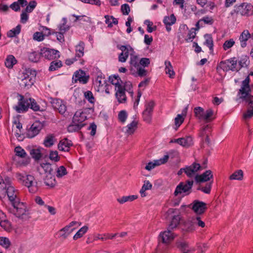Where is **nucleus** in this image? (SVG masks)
Segmentation results:
<instances>
[{"label":"nucleus","instance_id":"obj_1","mask_svg":"<svg viewBox=\"0 0 253 253\" xmlns=\"http://www.w3.org/2000/svg\"><path fill=\"white\" fill-rule=\"evenodd\" d=\"M37 176L39 180H43L44 184L49 187L53 188L55 186L57 182L50 164L42 163L37 167Z\"/></svg>","mask_w":253,"mask_h":253},{"label":"nucleus","instance_id":"obj_2","mask_svg":"<svg viewBox=\"0 0 253 253\" xmlns=\"http://www.w3.org/2000/svg\"><path fill=\"white\" fill-rule=\"evenodd\" d=\"M250 80V77L248 76L242 82L239 94H241L240 98L244 99L247 103L248 108L253 110V96L250 94L251 89L249 85Z\"/></svg>","mask_w":253,"mask_h":253},{"label":"nucleus","instance_id":"obj_3","mask_svg":"<svg viewBox=\"0 0 253 253\" xmlns=\"http://www.w3.org/2000/svg\"><path fill=\"white\" fill-rule=\"evenodd\" d=\"M16 177L19 182L28 188L30 192L34 193L38 191L37 182L34 176L30 174L24 175L18 173H16Z\"/></svg>","mask_w":253,"mask_h":253},{"label":"nucleus","instance_id":"obj_4","mask_svg":"<svg viewBox=\"0 0 253 253\" xmlns=\"http://www.w3.org/2000/svg\"><path fill=\"white\" fill-rule=\"evenodd\" d=\"M7 195L10 203L13 204L20 200L18 198V192L13 186H6L4 182L0 183V198Z\"/></svg>","mask_w":253,"mask_h":253},{"label":"nucleus","instance_id":"obj_5","mask_svg":"<svg viewBox=\"0 0 253 253\" xmlns=\"http://www.w3.org/2000/svg\"><path fill=\"white\" fill-rule=\"evenodd\" d=\"M35 71L32 72V70L30 69L26 70L19 78L20 85L23 87L29 88L35 82Z\"/></svg>","mask_w":253,"mask_h":253},{"label":"nucleus","instance_id":"obj_6","mask_svg":"<svg viewBox=\"0 0 253 253\" xmlns=\"http://www.w3.org/2000/svg\"><path fill=\"white\" fill-rule=\"evenodd\" d=\"M13 208L9 210V211L18 218L24 219L28 214L26 205L20 202V200L12 204Z\"/></svg>","mask_w":253,"mask_h":253},{"label":"nucleus","instance_id":"obj_7","mask_svg":"<svg viewBox=\"0 0 253 253\" xmlns=\"http://www.w3.org/2000/svg\"><path fill=\"white\" fill-rule=\"evenodd\" d=\"M165 216L166 218H171L169 228L173 229L175 228L179 223L180 215L178 214V210L175 209H169L166 212Z\"/></svg>","mask_w":253,"mask_h":253},{"label":"nucleus","instance_id":"obj_8","mask_svg":"<svg viewBox=\"0 0 253 253\" xmlns=\"http://www.w3.org/2000/svg\"><path fill=\"white\" fill-rule=\"evenodd\" d=\"M218 67L224 71H238V66H237V59L236 57H232L225 61H221Z\"/></svg>","mask_w":253,"mask_h":253},{"label":"nucleus","instance_id":"obj_9","mask_svg":"<svg viewBox=\"0 0 253 253\" xmlns=\"http://www.w3.org/2000/svg\"><path fill=\"white\" fill-rule=\"evenodd\" d=\"M77 225L80 226L81 225V223L73 221L59 230L57 233L59 235V238L61 240L66 239L71 233L76 229L74 226Z\"/></svg>","mask_w":253,"mask_h":253},{"label":"nucleus","instance_id":"obj_10","mask_svg":"<svg viewBox=\"0 0 253 253\" xmlns=\"http://www.w3.org/2000/svg\"><path fill=\"white\" fill-rule=\"evenodd\" d=\"M193 181L188 180L185 182H180L176 187L174 194L177 196L182 193H186V195L189 194L191 192V189L193 184Z\"/></svg>","mask_w":253,"mask_h":253},{"label":"nucleus","instance_id":"obj_11","mask_svg":"<svg viewBox=\"0 0 253 253\" xmlns=\"http://www.w3.org/2000/svg\"><path fill=\"white\" fill-rule=\"evenodd\" d=\"M52 107L57 110L61 115L65 116L67 111L66 104L61 99L52 98L50 101Z\"/></svg>","mask_w":253,"mask_h":253},{"label":"nucleus","instance_id":"obj_12","mask_svg":"<svg viewBox=\"0 0 253 253\" xmlns=\"http://www.w3.org/2000/svg\"><path fill=\"white\" fill-rule=\"evenodd\" d=\"M236 11L242 16H251L253 15V6L250 3H243L236 8Z\"/></svg>","mask_w":253,"mask_h":253},{"label":"nucleus","instance_id":"obj_13","mask_svg":"<svg viewBox=\"0 0 253 253\" xmlns=\"http://www.w3.org/2000/svg\"><path fill=\"white\" fill-rule=\"evenodd\" d=\"M42 127V125L41 122L39 121L35 122L28 130L26 134L27 136L30 138L34 137L39 134Z\"/></svg>","mask_w":253,"mask_h":253},{"label":"nucleus","instance_id":"obj_14","mask_svg":"<svg viewBox=\"0 0 253 253\" xmlns=\"http://www.w3.org/2000/svg\"><path fill=\"white\" fill-rule=\"evenodd\" d=\"M20 98L18 105L14 108L18 113L27 111L29 108V98H25L23 96L19 95Z\"/></svg>","mask_w":253,"mask_h":253},{"label":"nucleus","instance_id":"obj_15","mask_svg":"<svg viewBox=\"0 0 253 253\" xmlns=\"http://www.w3.org/2000/svg\"><path fill=\"white\" fill-rule=\"evenodd\" d=\"M41 54L48 60L55 59L60 56L59 52L58 50L46 48L42 49Z\"/></svg>","mask_w":253,"mask_h":253},{"label":"nucleus","instance_id":"obj_16","mask_svg":"<svg viewBox=\"0 0 253 253\" xmlns=\"http://www.w3.org/2000/svg\"><path fill=\"white\" fill-rule=\"evenodd\" d=\"M207 208V204L203 202L195 200L193 202L192 209L197 214H203Z\"/></svg>","mask_w":253,"mask_h":253},{"label":"nucleus","instance_id":"obj_17","mask_svg":"<svg viewBox=\"0 0 253 253\" xmlns=\"http://www.w3.org/2000/svg\"><path fill=\"white\" fill-rule=\"evenodd\" d=\"M202 166L197 163H194L191 165L185 167V173L189 177H192L196 175V172L202 169Z\"/></svg>","mask_w":253,"mask_h":253},{"label":"nucleus","instance_id":"obj_18","mask_svg":"<svg viewBox=\"0 0 253 253\" xmlns=\"http://www.w3.org/2000/svg\"><path fill=\"white\" fill-rule=\"evenodd\" d=\"M169 143H177L183 147H189L193 144V139L190 136L171 139Z\"/></svg>","mask_w":253,"mask_h":253},{"label":"nucleus","instance_id":"obj_19","mask_svg":"<svg viewBox=\"0 0 253 253\" xmlns=\"http://www.w3.org/2000/svg\"><path fill=\"white\" fill-rule=\"evenodd\" d=\"M72 79L73 81L75 83L79 81L81 83L85 84L88 80V77L85 76V73L84 71L80 70L75 73Z\"/></svg>","mask_w":253,"mask_h":253},{"label":"nucleus","instance_id":"obj_20","mask_svg":"<svg viewBox=\"0 0 253 253\" xmlns=\"http://www.w3.org/2000/svg\"><path fill=\"white\" fill-rule=\"evenodd\" d=\"M86 116L84 112L82 110H78L76 112L73 117V123L76 124L79 123V124L84 125V126H85V124L84 122L86 120Z\"/></svg>","mask_w":253,"mask_h":253},{"label":"nucleus","instance_id":"obj_21","mask_svg":"<svg viewBox=\"0 0 253 253\" xmlns=\"http://www.w3.org/2000/svg\"><path fill=\"white\" fill-rule=\"evenodd\" d=\"M116 91L115 96L118 101L120 103H124L126 101V97L125 94V88L123 86H119L115 88Z\"/></svg>","mask_w":253,"mask_h":253},{"label":"nucleus","instance_id":"obj_22","mask_svg":"<svg viewBox=\"0 0 253 253\" xmlns=\"http://www.w3.org/2000/svg\"><path fill=\"white\" fill-rule=\"evenodd\" d=\"M212 177L213 175L211 171L208 170L202 174H196L195 177V179L197 183H201L208 181L211 178H212Z\"/></svg>","mask_w":253,"mask_h":253},{"label":"nucleus","instance_id":"obj_23","mask_svg":"<svg viewBox=\"0 0 253 253\" xmlns=\"http://www.w3.org/2000/svg\"><path fill=\"white\" fill-rule=\"evenodd\" d=\"M169 158V156L167 155H165L163 158L155 161L154 162H149L146 166L145 169L148 170H150L154 169L156 166H160L166 163L168 161Z\"/></svg>","mask_w":253,"mask_h":253},{"label":"nucleus","instance_id":"obj_24","mask_svg":"<svg viewBox=\"0 0 253 253\" xmlns=\"http://www.w3.org/2000/svg\"><path fill=\"white\" fill-rule=\"evenodd\" d=\"M160 237L162 239L163 243L169 244L170 243L174 238L175 236L173 233L169 229L161 233Z\"/></svg>","mask_w":253,"mask_h":253},{"label":"nucleus","instance_id":"obj_25","mask_svg":"<svg viewBox=\"0 0 253 253\" xmlns=\"http://www.w3.org/2000/svg\"><path fill=\"white\" fill-rule=\"evenodd\" d=\"M72 145L73 143L71 140L64 138L59 141L58 148L60 151L68 152Z\"/></svg>","mask_w":253,"mask_h":253},{"label":"nucleus","instance_id":"obj_26","mask_svg":"<svg viewBox=\"0 0 253 253\" xmlns=\"http://www.w3.org/2000/svg\"><path fill=\"white\" fill-rule=\"evenodd\" d=\"M188 106L186 107L182 112V114H178L177 115L176 117L174 119V124L176 127L175 129L177 128L183 123L184 120V117L186 116L187 112Z\"/></svg>","mask_w":253,"mask_h":253},{"label":"nucleus","instance_id":"obj_27","mask_svg":"<svg viewBox=\"0 0 253 253\" xmlns=\"http://www.w3.org/2000/svg\"><path fill=\"white\" fill-rule=\"evenodd\" d=\"M251 37L252 38V35L250 34L248 30H245L243 31L239 37L242 47H245L247 46V42Z\"/></svg>","mask_w":253,"mask_h":253},{"label":"nucleus","instance_id":"obj_28","mask_svg":"<svg viewBox=\"0 0 253 253\" xmlns=\"http://www.w3.org/2000/svg\"><path fill=\"white\" fill-rule=\"evenodd\" d=\"M56 141L55 135L53 134H49L45 136L43 144L46 147H50L54 144Z\"/></svg>","mask_w":253,"mask_h":253},{"label":"nucleus","instance_id":"obj_29","mask_svg":"<svg viewBox=\"0 0 253 253\" xmlns=\"http://www.w3.org/2000/svg\"><path fill=\"white\" fill-rule=\"evenodd\" d=\"M138 126V122L133 121L126 126V133L128 135H132L136 130Z\"/></svg>","mask_w":253,"mask_h":253},{"label":"nucleus","instance_id":"obj_30","mask_svg":"<svg viewBox=\"0 0 253 253\" xmlns=\"http://www.w3.org/2000/svg\"><path fill=\"white\" fill-rule=\"evenodd\" d=\"M137 198V195H129L127 196H123L122 197L117 198V201L119 204H124L127 202H132Z\"/></svg>","mask_w":253,"mask_h":253},{"label":"nucleus","instance_id":"obj_31","mask_svg":"<svg viewBox=\"0 0 253 253\" xmlns=\"http://www.w3.org/2000/svg\"><path fill=\"white\" fill-rule=\"evenodd\" d=\"M165 72L166 73L169 75V76L170 78H173L175 76V73L173 71V67L169 61H166L165 62Z\"/></svg>","mask_w":253,"mask_h":253},{"label":"nucleus","instance_id":"obj_32","mask_svg":"<svg viewBox=\"0 0 253 253\" xmlns=\"http://www.w3.org/2000/svg\"><path fill=\"white\" fill-rule=\"evenodd\" d=\"M84 43L80 42L78 45L76 46V57L80 58L84 56Z\"/></svg>","mask_w":253,"mask_h":253},{"label":"nucleus","instance_id":"obj_33","mask_svg":"<svg viewBox=\"0 0 253 253\" xmlns=\"http://www.w3.org/2000/svg\"><path fill=\"white\" fill-rule=\"evenodd\" d=\"M152 185L148 180H145L144 184L140 190V193L142 197L146 196L145 191L152 189Z\"/></svg>","mask_w":253,"mask_h":253},{"label":"nucleus","instance_id":"obj_34","mask_svg":"<svg viewBox=\"0 0 253 253\" xmlns=\"http://www.w3.org/2000/svg\"><path fill=\"white\" fill-rule=\"evenodd\" d=\"M244 173L242 170L239 169L233 173L229 177L230 180H242L243 178Z\"/></svg>","mask_w":253,"mask_h":253},{"label":"nucleus","instance_id":"obj_35","mask_svg":"<svg viewBox=\"0 0 253 253\" xmlns=\"http://www.w3.org/2000/svg\"><path fill=\"white\" fill-rule=\"evenodd\" d=\"M119 49L121 50L122 52L125 55V56L128 58V55L131 54V53L134 52L133 48H132L130 45H121Z\"/></svg>","mask_w":253,"mask_h":253},{"label":"nucleus","instance_id":"obj_36","mask_svg":"<svg viewBox=\"0 0 253 253\" xmlns=\"http://www.w3.org/2000/svg\"><path fill=\"white\" fill-rule=\"evenodd\" d=\"M204 38L205 40L204 44L208 46L210 50L213 51V42L211 36L206 34L204 36Z\"/></svg>","mask_w":253,"mask_h":253},{"label":"nucleus","instance_id":"obj_37","mask_svg":"<svg viewBox=\"0 0 253 253\" xmlns=\"http://www.w3.org/2000/svg\"><path fill=\"white\" fill-rule=\"evenodd\" d=\"M84 126V125H82V124H75L72 122V124L68 126L67 129L69 132H73L80 130Z\"/></svg>","mask_w":253,"mask_h":253},{"label":"nucleus","instance_id":"obj_38","mask_svg":"<svg viewBox=\"0 0 253 253\" xmlns=\"http://www.w3.org/2000/svg\"><path fill=\"white\" fill-rule=\"evenodd\" d=\"M139 59L138 56L135 54V52L131 53L130 57L129 63L131 66H133L135 68L139 67Z\"/></svg>","mask_w":253,"mask_h":253},{"label":"nucleus","instance_id":"obj_39","mask_svg":"<svg viewBox=\"0 0 253 253\" xmlns=\"http://www.w3.org/2000/svg\"><path fill=\"white\" fill-rule=\"evenodd\" d=\"M62 66V63L60 60H54L50 63V65L49 67V70L50 71H54L58 70Z\"/></svg>","mask_w":253,"mask_h":253},{"label":"nucleus","instance_id":"obj_40","mask_svg":"<svg viewBox=\"0 0 253 253\" xmlns=\"http://www.w3.org/2000/svg\"><path fill=\"white\" fill-rule=\"evenodd\" d=\"M88 229V228L87 226L82 227L74 236L73 239L74 240H77V239L82 237L87 231Z\"/></svg>","mask_w":253,"mask_h":253},{"label":"nucleus","instance_id":"obj_41","mask_svg":"<svg viewBox=\"0 0 253 253\" xmlns=\"http://www.w3.org/2000/svg\"><path fill=\"white\" fill-rule=\"evenodd\" d=\"M16 63V60L13 55H9L7 57L5 61V65L6 67L11 68Z\"/></svg>","mask_w":253,"mask_h":253},{"label":"nucleus","instance_id":"obj_42","mask_svg":"<svg viewBox=\"0 0 253 253\" xmlns=\"http://www.w3.org/2000/svg\"><path fill=\"white\" fill-rule=\"evenodd\" d=\"M176 17L173 14H172L170 16L165 17L163 22L165 25H172L176 22Z\"/></svg>","mask_w":253,"mask_h":253},{"label":"nucleus","instance_id":"obj_43","mask_svg":"<svg viewBox=\"0 0 253 253\" xmlns=\"http://www.w3.org/2000/svg\"><path fill=\"white\" fill-rule=\"evenodd\" d=\"M194 112L195 116L200 120H203L205 111L203 108L200 107H197L194 108Z\"/></svg>","mask_w":253,"mask_h":253},{"label":"nucleus","instance_id":"obj_44","mask_svg":"<svg viewBox=\"0 0 253 253\" xmlns=\"http://www.w3.org/2000/svg\"><path fill=\"white\" fill-rule=\"evenodd\" d=\"M29 108L35 111H42L43 110L41 109L40 106L37 104L34 99L29 98Z\"/></svg>","mask_w":253,"mask_h":253},{"label":"nucleus","instance_id":"obj_45","mask_svg":"<svg viewBox=\"0 0 253 253\" xmlns=\"http://www.w3.org/2000/svg\"><path fill=\"white\" fill-rule=\"evenodd\" d=\"M30 154L32 158L36 160H40L42 157L41 151L38 149H33L31 150Z\"/></svg>","mask_w":253,"mask_h":253},{"label":"nucleus","instance_id":"obj_46","mask_svg":"<svg viewBox=\"0 0 253 253\" xmlns=\"http://www.w3.org/2000/svg\"><path fill=\"white\" fill-rule=\"evenodd\" d=\"M84 98L91 104H94L95 102V98L92 92L90 91H86L84 92Z\"/></svg>","mask_w":253,"mask_h":253},{"label":"nucleus","instance_id":"obj_47","mask_svg":"<svg viewBox=\"0 0 253 253\" xmlns=\"http://www.w3.org/2000/svg\"><path fill=\"white\" fill-rule=\"evenodd\" d=\"M105 18L106 19V23L110 27L113 26V24L116 25L118 23V20L112 16L105 15Z\"/></svg>","mask_w":253,"mask_h":253},{"label":"nucleus","instance_id":"obj_48","mask_svg":"<svg viewBox=\"0 0 253 253\" xmlns=\"http://www.w3.org/2000/svg\"><path fill=\"white\" fill-rule=\"evenodd\" d=\"M109 80L111 83L115 85V88H117L119 86H123V84H121V83H122V82L118 76H114L110 77Z\"/></svg>","mask_w":253,"mask_h":253},{"label":"nucleus","instance_id":"obj_49","mask_svg":"<svg viewBox=\"0 0 253 253\" xmlns=\"http://www.w3.org/2000/svg\"><path fill=\"white\" fill-rule=\"evenodd\" d=\"M21 31V26L17 25L15 28L10 30L7 33V36L8 37H14L17 35L19 34Z\"/></svg>","mask_w":253,"mask_h":253},{"label":"nucleus","instance_id":"obj_50","mask_svg":"<svg viewBox=\"0 0 253 253\" xmlns=\"http://www.w3.org/2000/svg\"><path fill=\"white\" fill-rule=\"evenodd\" d=\"M0 225L2 228H3L5 230L7 231H10L12 229V225L11 223L7 220L6 219L0 222Z\"/></svg>","mask_w":253,"mask_h":253},{"label":"nucleus","instance_id":"obj_51","mask_svg":"<svg viewBox=\"0 0 253 253\" xmlns=\"http://www.w3.org/2000/svg\"><path fill=\"white\" fill-rule=\"evenodd\" d=\"M41 55L39 52L34 51L30 53L29 59L32 62H37L39 60Z\"/></svg>","mask_w":253,"mask_h":253},{"label":"nucleus","instance_id":"obj_52","mask_svg":"<svg viewBox=\"0 0 253 253\" xmlns=\"http://www.w3.org/2000/svg\"><path fill=\"white\" fill-rule=\"evenodd\" d=\"M213 112L211 109H208L204 113L203 120L207 122H211L213 119L211 118L213 116Z\"/></svg>","mask_w":253,"mask_h":253},{"label":"nucleus","instance_id":"obj_53","mask_svg":"<svg viewBox=\"0 0 253 253\" xmlns=\"http://www.w3.org/2000/svg\"><path fill=\"white\" fill-rule=\"evenodd\" d=\"M16 155L22 158H25L27 156L25 151L21 147L18 146L15 148Z\"/></svg>","mask_w":253,"mask_h":253},{"label":"nucleus","instance_id":"obj_54","mask_svg":"<svg viewBox=\"0 0 253 253\" xmlns=\"http://www.w3.org/2000/svg\"><path fill=\"white\" fill-rule=\"evenodd\" d=\"M192 222L194 224L202 228H204L205 226V223L201 220V217L198 215L192 218Z\"/></svg>","mask_w":253,"mask_h":253},{"label":"nucleus","instance_id":"obj_55","mask_svg":"<svg viewBox=\"0 0 253 253\" xmlns=\"http://www.w3.org/2000/svg\"><path fill=\"white\" fill-rule=\"evenodd\" d=\"M56 172V176L58 178H61L67 174L66 169L63 166H60L57 169Z\"/></svg>","mask_w":253,"mask_h":253},{"label":"nucleus","instance_id":"obj_56","mask_svg":"<svg viewBox=\"0 0 253 253\" xmlns=\"http://www.w3.org/2000/svg\"><path fill=\"white\" fill-rule=\"evenodd\" d=\"M235 42L233 39L226 40L225 41L223 44V48L224 50H227V49L232 47L235 44Z\"/></svg>","mask_w":253,"mask_h":253},{"label":"nucleus","instance_id":"obj_57","mask_svg":"<svg viewBox=\"0 0 253 253\" xmlns=\"http://www.w3.org/2000/svg\"><path fill=\"white\" fill-rule=\"evenodd\" d=\"M11 245L9 240L6 237H0V245L5 249H8Z\"/></svg>","mask_w":253,"mask_h":253},{"label":"nucleus","instance_id":"obj_58","mask_svg":"<svg viewBox=\"0 0 253 253\" xmlns=\"http://www.w3.org/2000/svg\"><path fill=\"white\" fill-rule=\"evenodd\" d=\"M203 21L205 24L211 25L213 23V20L211 17L206 16L204 17L202 19H200L196 24V26L197 27L198 29L199 28V23Z\"/></svg>","mask_w":253,"mask_h":253},{"label":"nucleus","instance_id":"obj_59","mask_svg":"<svg viewBox=\"0 0 253 253\" xmlns=\"http://www.w3.org/2000/svg\"><path fill=\"white\" fill-rule=\"evenodd\" d=\"M49 158L51 160L55 162H58L60 160V157L57 151H50Z\"/></svg>","mask_w":253,"mask_h":253},{"label":"nucleus","instance_id":"obj_60","mask_svg":"<svg viewBox=\"0 0 253 253\" xmlns=\"http://www.w3.org/2000/svg\"><path fill=\"white\" fill-rule=\"evenodd\" d=\"M127 114L125 110L121 111L118 114V120L122 123H124L127 119Z\"/></svg>","mask_w":253,"mask_h":253},{"label":"nucleus","instance_id":"obj_61","mask_svg":"<svg viewBox=\"0 0 253 253\" xmlns=\"http://www.w3.org/2000/svg\"><path fill=\"white\" fill-rule=\"evenodd\" d=\"M152 114V113L144 110L142 113L143 120L147 123H150L151 121Z\"/></svg>","mask_w":253,"mask_h":253},{"label":"nucleus","instance_id":"obj_62","mask_svg":"<svg viewBox=\"0 0 253 253\" xmlns=\"http://www.w3.org/2000/svg\"><path fill=\"white\" fill-rule=\"evenodd\" d=\"M43 31L41 32H37L33 35V39L38 42H41L44 39Z\"/></svg>","mask_w":253,"mask_h":253},{"label":"nucleus","instance_id":"obj_63","mask_svg":"<svg viewBox=\"0 0 253 253\" xmlns=\"http://www.w3.org/2000/svg\"><path fill=\"white\" fill-rule=\"evenodd\" d=\"M212 183V181H211L210 183L206 184L205 186H203L201 188H199L198 189L201 190L205 193L210 194L211 192V191Z\"/></svg>","mask_w":253,"mask_h":253},{"label":"nucleus","instance_id":"obj_64","mask_svg":"<svg viewBox=\"0 0 253 253\" xmlns=\"http://www.w3.org/2000/svg\"><path fill=\"white\" fill-rule=\"evenodd\" d=\"M196 32L194 29H191L188 32L185 40L187 42H192L196 36Z\"/></svg>","mask_w":253,"mask_h":253}]
</instances>
